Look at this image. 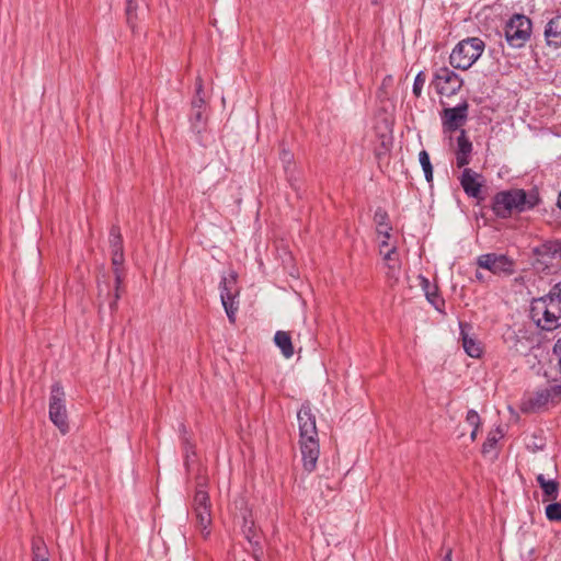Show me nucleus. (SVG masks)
Instances as JSON below:
<instances>
[{
    "label": "nucleus",
    "mask_w": 561,
    "mask_h": 561,
    "mask_svg": "<svg viewBox=\"0 0 561 561\" xmlns=\"http://www.w3.org/2000/svg\"><path fill=\"white\" fill-rule=\"evenodd\" d=\"M299 427V446L302 466L307 472H312L317 467L320 455L316 416L309 404H302L297 413Z\"/></svg>",
    "instance_id": "1"
},
{
    "label": "nucleus",
    "mask_w": 561,
    "mask_h": 561,
    "mask_svg": "<svg viewBox=\"0 0 561 561\" xmlns=\"http://www.w3.org/2000/svg\"><path fill=\"white\" fill-rule=\"evenodd\" d=\"M530 318L545 331L561 327V283L552 286L547 295L531 300Z\"/></svg>",
    "instance_id": "2"
},
{
    "label": "nucleus",
    "mask_w": 561,
    "mask_h": 561,
    "mask_svg": "<svg viewBox=\"0 0 561 561\" xmlns=\"http://www.w3.org/2000/svg\"><path fill=\"white\" fill-rule=\"evenodd\" d=\"M539 203L538 194L526 193L522 188H512L496 193L492 201V210L500 218H510L514 213L533 209Z\"/></svg>",
    "instance_id": "3"
},
{
    "label": "nucleus",
    "mask_w": 561,
    "mask_h": 561,
    "mask_svg": "<svg viewBox=\"0 0 561 561\" xmlns=\"http://www.w3.org/2000/svg\"><path fill=\"white\" fill-rule=\"evenodd\" d=\"M484 47V42L479 37L462 39L453 49L449 62L456 69L467 70L480 58Z\"/></svg>",
    "instance_id": "4"
},
{
    "label": "nucleus",
    "mask_w": 561,
    "mask_h": 561,
    "mask_svg": "<svg viewBox=\"0 0 561 561\" xmlns=\"http://www.w3.org/2000/svg\"><path fill=\"white\" fill-rule=\"evenodd\" d=\"M193 513L195 515V527L199 530L202 537L207 539L210 535L211 525V505L207 491L198 485L193 497Z\"/></svg>",
    "instance_id": "5"
},
{
    "label": "nucleus",
    "mask_w": 561,
    "mask_h": 561,
    "mask_svg": "<svg viewBox=\"0 0 561 561\" xmlns=\"http://www.w3.org/2000/svg\"><path fill=\"white\" fill-rule=\"evenodd\" d=\"M534 265L546 271L561 266V240H549L533 249Z\"/></svg>",
    "instance_id": "6"
},
{
    "label": "nucleus",
    "mask_w": 561,
    "mask_h": 561,
    "mask_svg": "<svg viewBox=\"0 0 561 561\" xmlns=\"http://www.w3.org/2000/svg\"><path fill=\"white\" fill-rule=\"evenodd\" d=\"M65 401V392L61 385L59 382H55L51 386L49 398V420L64 435L69 432L68 414Z\"/></svg>",
    "instance_id": "7"
},
{
    "label": "nucleus",
    "mask_w": 561,
    "mask_h": 561,
    "mask_svg": "<svg viewBox=\"0 0 561 561\" xmlns=\"http://www.w3.org/2000/svg\"><path fill=\"white\" fill-rule=\"evenodd\" d=\"M531 32L530 20L522 14L513 15L505 24L504 35L510 46L523 47L528 41Z\"/></svg>",
    "instance_id": "8"
},
{
    "label": "nucleus",
    "mask_w": 561,
    "mask_h": 561,
    "mask_svg": "<svg viewBox=\"0 0 561 561\" xmlns=\"http://www.w3.org/2000/svg\"><path fill=\"white\" fill-rule=\"evenodd\" d=\"M124 262V251H112V264L114 266L113 273L115 278V289L114 293L111 294L110 285L107 283H99V297L105 295L110 298L108 305L112 311H115L117 308V301L121 298V291L123 290V279L124 274L121 271L119 266Z\"/></svg>",
    "instance_id": "9"
},
{
    "label": "nucleus",
    "mask_w": 561,
    "mask_h": 561,
    "mask_svg": "<svg viewBox=\"0 0 561 561\" xmlns=\"http://www.w3.org/2000/svg\"><path fill=\"white\" fill-rule=\"evenodd\" d=\"M220 299L225 308L227 317L231 323L236 322V313L238 311L239 289L237 286V275L232 272L228 276L222 277L220 282Z\"/></svg>",
    "instance_id": "10"
},
{
    "label": "nucleus",
    "mask_w": 561,
    "mask_h": 561,
    "mask_svg": "<svg viewBox=\"0 0 561 561\" xmlns=\"http://www.w3.org/2000/svg\"><path fill=\"white\" fill-rule=\"evenodd\" d=\"M477 265L494 275L510 276L515 272V263L504 254L486 253L477 257Z\"/></svg>",
    "instance_id": "11"
},
{
    "label": "nucleus",
    "mask_w": 561,
    "mask_h": 561,
    "mask_svg": "<svg viewBox=\"0 0 561 561\" xmlns=\"http://www.w3.org/2000/svg\"><path fill=\"white\" fill-rule=\"evenodd\" d=\"M462 79L447 67H440L436 70L432 84L440 95H454L462 87Z\"/></svg>",
    "instance_id": "12"
},
{
    "label": "nucleus",
    "mask_w": 561,
    "mask_h": 561,
    "mask_svg": "<svg viewBox=\"0 0 561 561\" xmlns=\"http://www.w3.org/2000/svg\"><path fill=\"white\" fill-rule=\"evenodd\" d=\"M469 103L465 100L455 107H445L440 113L442 125L445 131H456L468 119Z\"/></svg>",
    "instance_id": "13"
},
{
    "label": "nucleus",
    "mask_w": 561,
    "mask_h": 561,
    "mask_svg": "<svg viewBox=\"0 0 561 561\" xmlns=\"http://www.w3.org/2000/svg\"><path fill=\"white\" fill-rule=\"evenodd\" d=\"M556 394L554 388L539 389L524 397L520 409L525 413H537L547 408L549 401Z\"/></svg>",
    "instance_id": "14"
},
{
    "label": "nucleus",
    "mask_w": 561,
    "mask_h": 561,
    "mask_svg": "<svg viewBox=\"0 0 561 561\" xmlns=\"http://www.w3.org/2000/svg\"><path fill=\"white\" fill-rule=\"evenodd\" d=\"M459 182L468 197L476 198L478 201L483 199L482 186L484 180L482 174L473 171L472 169L465 168L459 178Z\"/></svg>",
    "instance_id": "15"
},
{
    "label": "nucleus",
    "mask_w": 561,
    "mask_h": 561,
    "mask_svg": "<svg viewBox=\"0 0 561 561\" xmlns=\"http://www.w3.org/2000/svg\"><path fill=\"white\" fill-rule=\"evenodd\" d=\"M473 146L469 140L465 129L460 130V135L457 137L456 148V164L458 168H466L471 162Z\"/></svg>",
    "instance_id": "16"
},
{
    "label": "nucleus",
    "mask_w": 561,
    "mask_h": 561,
    "mask_svg": "<svg viewBox=\"0 0 561 561\" xmlns=\"http://www.w3.org/2000/svg\"><path fill=\"white\" fill-rule=\"evenodd\" d=\"M545 38L549 46L561 47V15L552 18L545 27Z\"/></svg>",
    "instance_id": "17"
},
{
    "label": "nucleus",
    "mask_w": 561,
    "mask_h": 561,
    "mask_svg": "<svg viewBox=\"0 0 561 561\" xmlns=\"http://www.w3.org/2000/svg\"><path fill=\"white\" fill-rule=\"evenodd\" d=\"M420 286L425 293L426 299L428 302L438 311H443V307L445 305L444 299L439 297L437 293V287L435 285H432L430 280L424 277L420 276Z\"/></svg>",
    "instance_id": "18"
},
{
    "label": "nucleus",
    "mask_w": 561,
    "mask_h": 561,
    "mask_svg": "<svg viewBox=\"0 0 561 561\" xmlns=\"http://www.w3.org/2000/svg\"><path fill=\"white\" fill-rule=\"evenodd\" d=\"M467 325L460 323V335L462 341V347L465 352L473 358H479L482 354V347L481 344L470 336L468 332L466 331Z\"/></svg>",
    "instance_id": "19"
},
{
    "label": "nucleus",
    "mask_w": 561,
    "mask_h": 561,
    "mask_svg": "<svg viewBox=\"0 0 561 561\" xmlns=\"http://www.w3.org/2000/svg\"><path fill=\"white\" fill-rule=\"evenodd\" d=\"M383 261L386 262V266L388 268L387 276L389 278L397 279L401 264L399 261V256H398L396 247H391L390 249L387 250V252L383 255Z\"/></svg>",
    "instance_id": "20"
},
{
    "label": "nucleus",
    "mask_w": 561,
    "mask_h": 561,
    "mask_svg": "<svg viewBox=\"0 0 561 561\" xmlns=\"http://www.w3.org/2000/svg\"><path fill=\"white\" fill-rule=\"evenodd\" d=\"M536 481L542 489L545 501H556L559 496V483L556 480H547L543 474H538Z\"/></svg>",
    "instance_id": "21"
},
{
    "label": "nucleus",
    "mask_w": 561,
    "mask_h": 561,
    "mask_svg": "<svg viewBox=\"0 0 561 561\" xmlns=\"http://www.w3.org/2000/svg\"><path fill=\"white\" fill-rule=\"evenodd\" d=\"M274 342L286 358H290L294 355V346L288 332L277 331L274 335Z\"/></svg>",
    "instance_id": "22"
},
{
    "label": "nucleus",
    "mask_w": 561,
    "mask_h": 561,
    "mask_svg": "<svg viewBox=\"0 0 561 561\" xmlns=\"http://www.w3.org/2000/svg\"><path fill=\"white\" fill-rule=\"evenodd\" d=\"M502 437H503V433L500 428H495V430H492L491 432H489L488 437L482 445V453L484 455L489 454L492 449L495 448L499 439Z\"/></svg>",
    "instance_id": "23"
},
{
    "label": "nucleus",
    "mask_w": 561,
    "mask_h": 561,
    "mask_svg": "<svg viewBox=\"0 0 561 561\" xmlns=\"http://www.w3.org/2000/svg\"><path fill=\"white\" fill-rule=\"evenodd\" d=\"M419 161L422 165V169L424 171V175L427 182H432L433 180V167L430 160V154L426 150H422L419 153Z\"/></svg>",
    "instance_id": "24"
},
{
    "label": "nucleus",
    "mask_w": 561,
    "mask_h": 561,
    "mask_svg": "<svg viewBox=\"0 0 561 561\" xmlns=\"http://www.w3.org/2000/svg\"><path fill=\"white\" fill-rule=\"evenodd\" d=\"M205 110L202 108H192L191 110V124L192 128L199 133L205 124Z\"/></svg>",
    "instance_id": "25"
},
{
    "label": "nucleus",
    "mask_w": 561,
    "mask_h": 561,
    "mask_svg": "<svg viewBox=\"0 0 561 561\" xmlns=\"http://www.w3.org/2000/svg\"><path fill=\"white\" fill-rule=\"evenodd\" d=\"M279 159H280L284 170L288 176V181L291 182L293 174L290 173V167L293 165V162H294V154L289 150L283 148L279 153Z\"/></svg>",
    "instance_id": "26"
},
{
    "label": "nucleus",
    "mask_w": 561,
    "mask_h": 561,
    "mask_svg": "<svg viewBox=\"0 0 561 561\" xmlns=\"http://www.w3.org/2000/svg\"><path fill=\"white\" fill-rule=\"evenodd\" d=\"M110 244H111V252L118 250L123 251V239L121 236L119 228L116 226H113L110 231Z\"/></svg>",
    "instance_id": "27"
},
{
    "label": "nucleus",
    "mask_w": 561,
    "mask_h": 561,
    "mask_svg": "<svg viewBox=\"0 0 561 561\" xmlns=\"http://www.w3.org/2000/svg\"><path fill=\"white\" fill-rule=\"evenodd\" d=\"M546 516L549 520H561V503L554 502L546 507Z\"/></svg>",
    "instance_id": "28"
},
{
    "label": "nucleus",
    "mask_w": 561,
    "mask_h": 561,
    "mask_svg": "<svg viewBox=\"0 0 561 561\" xmlns=\"http://www.w3.org/2000/svg\"><path fill=\"white\" fill-rule=\"evenodd\" d=\"M136 9L137 1L136 0H126V18L128 25L134 30L135 20H136Z\"/></svg>",
    "instance_id": "29"
},
{
    "label": "nucleus",
    "mask_w": 561,
    "mask_h": 561,
    "mask_svg": "<svg viewBox=\"0 0 561 561\" xmlns=\"http://www.w3.org/2000/svg\"><path fill=\"white\" fill-rule=\"evenodd\" d=\"M202 93H203L202 80L198 79L196 82V96L192 101V108L205 110V100L202 96Z\"/></svg>",
    "instance_id": "30"
},
{
    "label": "nucleus",
    "mask_w": 561,
    "mask_h": 561,
    "mask_svg": "<svg viewBox=\"0 0 561 561\" xmlns=\"http://www.w3.org/2000/svg\"><path fill=\"white\" fill-rule=\"evenodd\" d=\"M425 81H426V77H425L424 72L420 71L416 75V77L414 79V82H413V94L416 98L421 96V93H422L423 87L425 84Z\"/></svg>",
    "instance_id": "31"
},
{
    "label": "nucleus",
    "mask_w": 561,
    "mask_h": 561,
    "mask_svg": "<svg viewBox=\"0 0 561 561\" xmlns=\"http://www.w3.org/2000/svg\"><path fill=\"white\" fill-rule=\"evenodd\" d=\"M390 230L391 228H387V230H382V229H378L377 232L379 234H382L383 236V240L380 242L379 244V252L380 254L383 256L385 253L387 252L388 249H390L391 247H389V243H388V240L390 238Z\"/></svg>",
    "instance_id": "32"
},
{
    "label": "nucleus",
    "mask_w": 561,
    "mask_h": 561,
    "mask_svg": "<svg viewBox=\"0 0 561 561\" xmlns=\"http://www.w3.org/2000/svg\"><path fill=\"white\" fill-rule=\"evenodd\" d=\"M466 421L470 426H472V428L476 427V430H479V427L481 425L480 416H479L478 412L474 410L468 411Z\"/></svg>",
    "instance_id": "33"
},
{
    "label": "nucleus",
    "mask_w": 561,
    "mask_h": 561,
    "mask_svg": "<svg viewBox=\"0 0 561 561\" xmlns=\"http://www.w3.org/2000/svg\"><path fill=\"white\" fill-rule=\"evenodd\" d=\"M386 219H387V213L386 211H382V210H377L376 214H375V220L378 225V229H382V230H387L388 225L386 224Z\"/></svg>",
    "instance_id": "34"
},
{
    "label": "nucleus",
    "mask_w": 561,
    "mask_h": 561,
    "mask_svg": "<svg viewBox=\"0 0 561 561\" xmlns=\"http://www.w3.org/2000/svg\"><path fill=\"white\" fill-rule=\"evenodd\" d=\"M33 561H49L47 549H39V551L33 552Z\"/></svg>",
    "instance_id": "35"
},
{
    "label": "nucleus",
    "mask_w": 561,
    "mask_h": 561,
    "mask_svg": "<svg viewBox=\"0 0 561 561\" xmlns=\"http://www.w3.org/2000/svg\"><path fill=\"white\" fill-rule=\"evenodd\" d=\"M39 549H46L45 542L41 538H35L32 542V552L39 551Z\"/></svg>",
    "instance_id": "36"
},
{
    "label": "nucleus",
    "mask_w": 561,
    "mask_h": 561,
    "mask_svg": "<svg viewBox=\"0 0 561 561\" xmlns=\"http://www.w3.org/2000/svg\"><path fill=\"white\" fill-rule=\"evenodd\" d=\"M553 351H554L556 355L558 356L559 369L561 373V337L557 341Z\"/></svg>",
    "instance_id": "37"
},
{
    "label": "nucleus",
    "mask_w": 561,
    "mask_h": 561,
    "mask_svg": "<svg viewBox=\"0 0 561 561\" xmlns=\"http://www.w3.org/2000/svg\"><path fill=\"white\" fill-rule=\"evenodd\" d=\"M476 278L479 280V282H484V276L481 272L477 271L476 272Z\"/></svg>",
    "instance_id": "38"
},
{
    "label": "nucleus",
    "mask_w": 561,
    "mask_h": 561,
    "mask_svg": "<svg viewBox=\"0 0 561 561\" xmlns=\"http://www.w3.org/2000/svg\"><path fill=\"white\" fill-rule=\"evenodd\" d=\"M478 431L479 430H476V427L472 428V432L470 434V438L471 440H474L477 438V435H478Z\"/></svg>",
    "instance_id": "39"
},
{
    "label": "nucleus",
    "mask_w": 561,
    "mask_h": 561,
    "mask_svg": "<svg viewBox=\"0 0 561 561\" xmlns=\"http://www.w3.org/2000/svg\"><path fill=\"white\" fill-rule=\"evenodd\" d=\"M443 561H451V551L449 550Z\"/></svg>",
    "instance_id": "40"
},
{
    "label": "nucleus",
    "mask_w": 561,
    "mask_h": 561,
    "mask_svg": "<svg viewBox=\"0 0 561 561\" xmlns=\"http://www.w3.org/2000/svg\"><path fill=\"white\" fill-rule=\"evenodd\" d=\"M558 206L561 208V193L559 194Z\"/></svg>",
    "instance_id": "41"
}]
</instances>
